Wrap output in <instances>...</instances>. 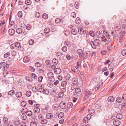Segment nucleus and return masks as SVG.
<instances>
[{"mask_svg": "<svg viewBox=\"0 0 126 126\" xmlns=\"http://www.w3.org/2000/svg\"><path fill=\"white\" fill-rule=\"evenodd\" d=\"M77 54L79 55V57L81 58L85 55V53L83 52L82 50L80 49H78L77 51Z\"/></svg>", "mask_w": 126, "mask_h": 126, "instance_id": "obj_3", "label": "nucleus"}, {"mask_svg": "<svg viewBox=\"0 0 126 126\" xmlns=\"http://www.w3.org/2000/svg\"><path fill=\"white\" fill-rule=\"evenodd\" d=\"M73 106V105L71 102H68L67 105V107L69 109L71 108Z\"/></svg>", "mask_w": 126, "mask_h": 126, "instance_id": "obj_38", "label": "nucleus"}, {"mask_svg": "<svg viewBox=\"0 0 126 126\" xmlns=\"http://www.w3.org/2000/svg\"><path fill=\"white\" fill-rule=\"evenodd\" d=\"M42 17L45 19H46L48 18V15L46 13L44 14L42 16Z\"/></svg>", "mask_w": 126, "mask_h": 126, "instance_id": "obj_48", "label": "nucleus"}, {"mask_svg": "<svg viewBox=\"0 0 126 126\" xmlns=\"http://www.w3.org/2000/svg\"><path fill=\"white\" fill-rule=\"evenodd\" d=\"M87 33H88L87 34H89L90 36H91L94 37L95 36V33L93 31H90L89 32L87 31Z\"/></svg>", "mask_w": 126, "mask_h": 126, "instance_id": "obj_31", "label": "nucleus"}, {"mask_svg": "<svg viewBox=\"0 0 126 126\" xmlns=\"http://www.w3.org/2000/svg\"><path fill=\"white\" fill-rule=\"evenodd\" d=\"M62 71L61 70L60 68H55L54 70V72L57 74H60Z\"/></svg>", "mask_w": 126, "mask_h": 126, "instance_id": "obj_11", "label": "nucleus"}, {"mask_svg": "<svg viewBox=\"0 0 126 126\" xmlns=\"http://www.w3.org/2000/svg\"><path fill=\"white\" fill-rule=\"evenodd\" d=\"M53 117V114L51 113H47L46 116V118L47 119H51Z\"/></svg>", "mask_w": 126, "mask_h": 126, "instance_id": "obj_15", "label": "nucleus"}, {"mask_svg": "<svg viewBox=\"0 0 126 126\" xmlns=\"http://www.w3.org/2000/svg\"><path fill=\"white\" fill-rule=\"evenodd\" d=\"M53 108L54 110H56L58 109V106L57 104H54L53 105Z\"/></svg>", "mask_w": 126, "mask_h": 126, "instance_id": "obj_58", "label": "nucleus"}, {"mask_svg": "<svg viewBox=\"0 0 126 126\" xmlns=\"http://www.w3.org/2000/svg\"><path fill=\"white\" fill-rule=\"evenodd\" d=\"M2 121L3 122H9L8 119L6 117H4L3 118Z\"/></svg>", "mask_w": 126, "mask_h": 126, "instance_id": "obj_62", "label": "nucleus"}, {"mask_svg": "<svg viewBox=\"0 0 126 126\" xmlns=\"http://www.w3.org/2000/svg\"><path fill=\"white\" fill-rule=\"evenodd\" d=\"M16 95L17 97H20L22 95V93L20 92H17L16 93Z\"/></svg>", "mask_w": 126, "mask_h": 126, "instance_id": "obj_27", "label": "nucleus"}, {"mask_svg": "<svg viewBox=\"0 0 126 126\" xmlns=\"http://www.w3.org/2000/svg\"><path fill=\"white\" fill-rule=\"evenodd\" d=\"M10 54L9 52H7L4 54V57L5 58H7L10 55Z\"/></svg>", "mask_w": 126, "mask_h": 126, "instance_id": "obj_64", "label": "nucleus"}, {"mask_svg": "<svg viewBox=\"0 0 126 126\" xmlns=\"http://www.w3.org/2000/svg\"><path fill=\"white\" fill-rule=\"evenodd\" d=\"M89 44H90L91 45L93 49H95V48H94L93 47V46H94V41H93L92 40V41H91V42H90V43H89Z\"/></svg>", "mask_w": 126, "mask_h": 126, "instance_id": "obj_63", "label": "nucleus"}, {"mask_svg": "<svg viewBox=\"0 0 126 126\" xmlns=\"http://www.w3.org/2000/svg\"><path fill=\"white\" fill-rule=\"evenodd\" d=\"M64 116V114L62 112H60L58 115V117L59 119L63 118Z\"/></svg>", "mask_w": 126, "mask_h": 126, "instance_id": "obj_28", "label": "nucleus"}, {"mask_svg": "<svg viewBox=\"0 0 126 126\" xmlns=\"http://www.w3.org/2000/svg\"><path fill=\"white\" fill-rule=\"evenodd\" d=\"M38 118L39 120H41L44 119V116L43 115L41 114H40L38 116Z\"/></svg>", "mask_w": 126, "mask_h": 126, "instance_id": "obj_56", "label": "nucleus"}, {"mask_svg": "<svg viewBox=\"0 0 126 126\" xmlns=\"http://www.w3.org/2000/svg\"><path fill=\"white\" fill-rule=\"evenodd\" d=\"M81 89L80 88H76L75 90V92L77 94H79L81 92Z\"/></svg>", "mask_w": 126, "mask_h": 126, "instance_id": "obj_20", "label": "nucleus"}, {"mask_svg": "<svg viewBox=\"0 0 126 126\" xmlns=\"http://www.w3.org/2000/svg\"><path fill=\"white\" fill-rule=\"evenodd\" d=\"M21 117L22 120H25L27 119V116L25 113H24L21 115Z\"/></svg>", "mask_w": 126, "mask_h": 126, "instance_id": "obj_29", "label": "nucleus"}, {"mask_svg": "<svg viewBox=\"0 0 126 126\" xmlns=\"http://www.w3.org/2000/svg\"><path fill=\"white\" fill-rule=\"evenodd\" d=\"M66 105V104L64 101H61L60 104V107L61 109L65 108Z\"/></svg>", "mask_w": 126, "mask_h": 126, "instance_id": "obj_6", "label": "nucleus"}, {"mask_svg": "<svg viewBox=\"0 0 126 126\" xmlns=\"http://www.w3.org/2000/svg\"><path fill=\"white\" fill-rule=\"evenodd\" d=\"M86 31H85V32L87 34V39L86 40V41L88 43H90V42H91L92 41V40L91 39V37L90 36L89 37V35L88 34H87V33H86Z\"/></svg>", "mask_w": 126, "mask_h": 126, "instance_id": "obj_14", "label": "nucleus"}, {"mask_svg": "<svg viewBox=\"0 0 126 126\" xmlns=\"http://www.w3.org/2000/svg\"><path fill=\"white\" fill-rule=\"evenodd\" d=\"M26 104V102L24 101H22L21 103V106L23 107L25 106Z\"/></svg>", "mask_w": 126, "mask_h": 126, "instance_id": "obj_61", "label": "nucleus"}, {"mask_svg": "<svg viewBox=\"0 0 126 126\" xmlns=\"http://www.w3.org/2000/svg\"><path fill=\"white\" fill-rule=\"evenodd\" d=\"M31 94L32 92L31 91H28L26 92V95L27 97H30L31 95Z\"/></svg>", "mask_w": 126, "mask_h": 126, "instance_id": "obj_36", "label": "nucleus"}, {"mask_svg": "<svg viewBox=\"0 0 126 126\" xmlns=\"http://www.w3.org/2000/svg\"><path fill=\"white\" fill-rule=\"evenodd\" d=\"M122 55L123 56L126 55V49H123L121 51Z\"/></svg>", "mask_w": 126, "mask_h": 126, "instance_id": "obj_35", "label": "nucleus"}, {"mask_svg": "<svg viewBox=\"0 0 126 126\" xmlns=\"http://www.w3.org/2000/svg\"><path fill=\"white\" fill-rule=\"evenodd\" d=\"M76 22L78 24H79L80 23V21L79 17H78L76 18Z\"/></svg>", "mask_w": 126, "mask_h": 126, "instance_id": "obj_49", "label": "nucleus"}, {"mask_svg": "<svg viewBox=\"0 0 126 126\" xmlns=\"http://www.w3.org/2000/svg\"><path fill=\"white\" fill-rule=\"evenodd\" d=\"M15 31L14 29H11L9 30L8 32L9 34L10 35H13L15 33Z\"/></svg>", "mask_w": 126, "mask_h": 126, "instance_id": "obj_9", "label": "nucleus"}, {"mask_svg": "<svg viewBox=\"0 0 126 126\" xmlns=\"http://www.w3.org/2000/svg\"><path fill=\"white\" fill-rule=\"evenodd\" d=\"M25 2L27 5H31L32 3V1L30 0H26Z\"/></svg>", "mask_w": 126, "mask_h": 126, "instance_id": "obj_33", "label": "nucleus"}, {"mask_svg": "<svg viewBox=\"0 0 126 126\" xmlns=\"http://www.w3.org/2000/svg\"><path fill=\"white\" fill-rule=\"evenodd\" d=\"M10 125L9 121L7 122H4L3 124V126H9Z\"/></svg>", "mask_w": 126, "mask_h": 126, "instance_id": "obj_47", "label": "nucleus"}, {"mask_svg": "<svg viewBox=\"0 0 126 126\" xmlns=\"http://www.w3.org/2000/svg\"><path fill=\"white\" fill-rule=\"evenodd\" d=\"M23 61L25 63L28 62L30 60V58L28 57H24L23 59Z\"/></svg>", "mask_w": 126, "mask_h": 126, "instance_id": "obj_16", "label": "nucleus"}, {"mask_svg": "<svg viewBox=\"0 0 126 126\" xmlns=\"http://www.w3.org/2000/svg\"><path fill=\"white\" fill-rule=\"evenodd\" d=\"M50 30L49 28H46L45 29L44 31L45 33H48L50 32Z\"/></svg>", "mask_w": 126, "mask_h": 126, "instance_id": "obj_43", "label": "nucleus"}, {"mask_svg": "<svg viewBox=\"0 0 126 126\" xmlns=\"http://www.w3.org/2000/svg\"><path fill=\"white\" fill-rule=\"evenodd\" d=\"M55 22L56 23L59 24L61 22H63V20L60 18H57L55 20Z\"/></svg>", "mask_w": 126, "mask_h": 126, "instance_id": "obj_19", "label": "nucleus"}, {"mask_svg": "<svg viewBox=\"0 0 126 126\" xmlns=\"http://www.w3.org/2000/svg\"><path fill=\"white\" fill-rule=\"evenodd\" d=\"M78 32L79 34L82 35L84 33V30L82 28L79 27L78 29Z\"/></svg>", "mask_w": 126, "mask_h": 126, "instance_id": "obj_17", "label": "nucleus"}, {"mask_svg": "<svg viewBox=\"0 0 126 126\" xmlns=\"http://www.w3.org/2000/svg\"><path fill=\"white\" fill-rule=\"evenodd\" d=\"M63 92H60L58 95V97L60 98H63Z\"/></svg>", "mask_w": 126, "mask_h": 126, "instance_id": "obj_25", "label": "nucleus"}, {"mask_svg": "<svg viewBox=\"0 0 126 126\" xmlns=\"http://www.w3.org/2000/svg\"><path fill=\"white\" fill-rule=\"evenodd\" d=\"M101 37L102 41L105 42L107 41L106 38L104 35H101Z\"/></svg>", "mask_w": 126, "mask_h": 126, "instance_id": "obj_30", "label": "nucleus"}, {"mask_svg": "<svg viewBox=\"0 0 126 126\" xmlns=\"http://www.w3.org/2000/svg\"><path fill=\"white\" fill-rule=\"evenodd\" d=\"M52 62L53 64L57 65L58 63V61L57 59L54 58L52 59Z\"/></svg>", "mask_w": 126, "mask_h": 126, "instance_id": "obj_21", "label": "nucleus"}, {"mask_svg": "<svg viewBox=\"0 0 126 126\" xmlns=\"http://www.w3.org/2000/svg\"><path fill=\"white\" fill-rule=\"evenodd\" d=\"M37 125L36 123L34 122H32L30 124V126H37Z\"/></svg>", "mask_w": 126, "mask_h": 126, "instance_id": "obj_55", "label": "nucleus"}, {"mask_svg": "<svg viewBox=\"0 0 126 126\" xmlns=\"http://www.w3.org/2000/svg\"><path fill=\"white\" fill-rule=\"evenodd\" d=\"M67 50V47L66 46H63L62 48V51L64 52H65Z\"/></svg>", "mask_w": 126, "mask_h": 126, "instance_id": "obj_40", "label": "nucleus"}, {"mask_svg": "<svg viewBox=\"0 0 126 126\" xmlns=\"http://www.w3.org/2000/svg\"><path fill=\"white\" fill-rule=\"evenodd\" d=\"M18 16L20 17H21L22 16V11H19L18 12Z\"/></svg>", "mask_w": 126, "mask_h": 126, "instance_id": "obj_60", "label": "nucleus"}, {"mask_svg": "<svg viewBox=\"0 0 126 126\" xmlns=\"http://www.w3.org/2000/svg\"><path fill=\"white\" fill-rule=\"evenodd\" d=\"M9 67V65L6 64L5 65L3 68V71L6 70Z\"/></svg>", "mask_w": 126, "mask_h": 126, "instance_id": "obj_39", "label": "nucleus"}, {"mask_svg": "<svg viewBox=\"0 0 126 126\" xmlns=\"http://www.w3.org/2000/svg\"><path fill=\"white\" fill-rule=\"evenodd\" d=\"M16 31L17 33L19 34L22 32V30L20 28H18L16 29Z\"/></svg>", "mask_w": 126, "mask_h": 126, "instance_id": "obj_41", "label": "nucleus"}, {"mask_svg": "<svg viewBox=\"0 0 126 126\" xmlns=\"http://www.w3.org/2000/svg\"><path fill=\"white\" fill-rule=\"evenodd\" d=\"M34 43V40L32 39H31L29 41V43L30 45H32Z\"/></svg>", "mask_w": 126, "mask_h": 126, "instance_id": "obj_57", "label": "nucleus"}, {"mask_svg": "<svg viewBox=\"0 0 126 126\" xmlns=\"http://www.w3.org/2000/svg\"><path fill=\"white\" fill-rule=\"evenodd\" d=\"M53 75V73L52 72L48 73L47 75L49 81L52 82L55 81V79Z\"/></svg>", "mask_w": 126, "mask_h": 126, "instance_id": "obj_1", "label": "nucleus"}, {"mask_svg": "<svg viewBox=\"0 0 126 126\" xmlns=\"http://www.w3.org/2000/svg\"><path fill=\"white\" fill-rule=\"evenodd\" d=\"M76 87V84H74L72 85L71 86V89L72 90H74L76 88H77Z\"/></svg>", "mask_w": 126, "mask_h": 126, "instance_id": "obj_53", "label": "nucleus"}, {"mask_svg": "<svg viewBox=\"0 0 126 126\" xmlns=\"http://www.w3.org/2000/svg\"><path fill=\"white\" fill-rule=\"evenodd\" d=\"M32 112L30 110H28L26 112V114L28 116H31L32 115Z\"/></svg>", "mask_w": 126, "mask_h": 126, "instance_id": "obj_50", "label": "nucleus"}, {"mask_svg": "<svg viewBox=\"0 0 126 126\" xmlns=\"http://www.w3.org/2000/svg\"><path fill=\"white\" fill-rule=\"evenodd\" d=\"M88 112L89 113L93 114L94 113L95 111L93 109H89Z\"/></svg>", "mask_w": 126, "mask_h": 126, "instance_id": "obj_59", "label": "nucleus"}, {"mask_svg": "<svg viewBox=\"0 0 126 126\" xmlns=\"http://www.w3.org/2000/svg\"><path fill=\"white\" fill-rule=\"evenodd\" d=\"M64 45L65 46H67L68 47H70L72 44L68 40H66L64 42Z\"/></svg>", "mask_w": 126, "mask_h": 126, "instance_id": "obj_5", "label": "nucleus"}, {"mask_svg": "<svg viewBox=\"0 0 126 126\" xmlns=\"http://www.w3.org/2000/svg\"><path fill=\"white\" fill-rule=\"evenodd\" d=\"M72 34L74 35H76L78 33L77 31L75 29H72L71 31Z\"/></svg>", "mask_w": 126, "mask_h": 126, "instance_id": "obj_23", "label": "nucleus"}, {"mask_svg": "<svg viewBox=\"0 0 126 126\" xmlns=\"http://www.w3.org/2000/svg\"><path fill=\"white\" fill-rule=\"evenodd\" d=\"M47 122V121L45 119H43L41 120V123L42 124H46Z\"/></svg>", "mask_w": 126, "mask_h": 126, "instance_id": "obj_37", "label": "nucleus"}, {"mask_svg": "<svg viewBox=\"0 0 126 126\" xmlns=\"http://www.w3.org/2000/svg\"><path fill=\"white\" fill-rule=\"evenodd\" d=\"M70 78V74H67L65 75V79L67 80H68Z\"/></svg>", "mask_w": 126, "mask_h": 126, "instance_id": "obj_22", "label": "nucleus"}, {"mask_svg": "<svg viewBox=\"0 0 126 126\" xmlns=\"http://www.w3.org/2000/svg\"><path fill=\"white\" fill-rule=\"evenodd\" d=\"M78 79L76 77L73 78L72 80V83L74 84H76L78 83Z\"/></svg>", "mask_w": 126, "mask_h": 126, "instance_id": "obj_10", "label": "nucleus"}, {"mask_svg": "<svg viewBox=\"0 0 126 126\" xmlns=\"http://www.w3.org/2000/svg\"><path fill=\"white\" fill-rule=\"evenodd\" d=\"M113 124L114 126H118L120 124L121 122L119 120H116L113 121Z\"/></svg>", "mask_w": 126, "mask_h": 126, "instance_id": "obj_7", "label": "nucleus"}, {"mask_svg": "<svg viewBox=\"0 0 126 126\" xmlns=\"http://www.w3.org/2000/svg\"><path fill=\"white\" fill-rule=\"evenodd\" d=\"M48 109L47 108H45L43 109L42 111L44 113H47L48 112Z\"/></svg>", "mask_w": 126, "mask_h": 126, "instance_id": "obj_45", "label": "nucleus"}, {"mask_svg": "<svg viewBox=\"0 0 126 126\" xmlns=\"http://www.w3.org/2000/svg\"><path fill=\"white\" fill-rule=\"evenodd\" d=\"M122 115L120 113L117 114L116 116V117L117 119L120 120L122 119Z\"/></svg>", "mask_w": 126, "mask_h": 126, "instance_id": "obj_32", "label": "nucleus"}, {"mask_svg": "<svg viewBox=\"0 0 126 126\" xmlns=\"http://www.w3.org/2000/svg\"><path fill=\"white\" fill-rule=\"evenodd\" d=\"M88 119L86 117H84L83 119V122L85 123H87L88 122Z\"/></svg>", "mask_w": 126, "mask_h": 126, "instance_id": "obj_52", "label": "nucleus"}, {"mask_svg": "<svg viewBox=\"0 0 126 126\" xmlns=\"http://www.w3.org/2000/svg\"><path fill=\"white\" fill-rule=\"evenodd\" d=\"M33 111L34 113H38L40 112V108H35L34 109Z\"/></svg>", "mask_w": 126, "mask_h": 126, "instance_id": "obj_18", "label": "nucleus"}, {"mask_svg": "<svg viewBox=\"0 0 126 126\" xmlns=\"http://www.w3.org/2000/svg\"><path fill=\"white\" fill-rule=\"evenodd\" d=\"M94 44L93 47L95 49L96 48V46H98L100 45L101 42L98 39H96L94 40Z\"/></svg>", "mask_w": 126, "mask_h": 126, "instance_id": "obj_2", "label": "nucleus"}, {"mask_svg": "<svg viewBox=\"0 0 126 126\" xmlns=\"http://www.w3.org/2000/svg\"><path fill=\"white\" fill-rule=\"evenodd\" d=\"M43 93L44 94H46L48 95L49 93V92L48 90L46 89H44L43 90Z\"/></svg>", "mask_w": 126, "mask_h": 126, "instance_id": "obj_42", "label": "nucleus"}, {"mask_svg": "<svg viewBox=\"0 0 126 126\" xmlns=\"http://www.w3.org/2000/svg\"><path fill=\"white\" fill-rule=\"evenodd\" d=\"M108 101L110 102H113L115 98L113 96H109L108 98Z\"/></svg>", "mask_w": 126, "mask_h": 126, "instance_id": "obj_12", "label": "nucleus"}, {"mask_svg": "<svg viewBox=\"0 0 126 126\" xmlns=\"http://www.w3.org/2000/svg\"><path fill=\"white\" fill-rule=\"evenodd\" d=\"M91 51H87L85 52V54H86V56L89 57L91 55Z\"/></svg>", "mask_w": 126, "mask_h": 126, "instance_id": "obj_34", "label": "nucleus"}, {"mask_svg": "<svg viewBox=\"0 0 126 126\" xmlns=\"http://www.w3.org/2000/svg\"><path fill=\"white\" fill-rule=\"evenodd\" d=\"M92 93L89 90L86 89L85 90L84 92L85 95L87 97H89L91 94Z\"/></svg>", "mask_w": 126, "mask_h": 126, "instance_id": "obj_4", "label": "nucleus"}, {"mask_svg": "<svg viewBox=\"0 0 126 126\" xmlns=\"http://www.w3.org/2000/svg\"><path fill=\"white\" fill-rule=\"evenodd\" d=\"M95 108L96 109H99L100 108L101 106V105L100 103H98L96 102L94 104Z\"/></svg>", "mask_w": 126, "mask_h": 126, "instance_id": "obj_13", "label": "nucleus"}, {"mask_svg": "<svg viewBox=\"0 0 126 126\" xmlns=\"http://www.w3.org/2000/svg\"><path fill=\"white\" fill-rule=\"evenodd\" d=\"M79 2L78 1H76L75 4V6L76 9H78L79 6Z\"/></svg>", "mask_w": 126, "mask_h": 126, "instance_id": "obj_46", "label": "nucleus"}, {"mask_svg": "<svg viewBox=\"0 0 126 126\" xmlns=\"http://www.w3.org/2000/svg\"><path fill=\"white\" fill-rule=\"evenodd\" d=\"M15 93V91L13 90L10 91L8 92V95H13Z\"/></svg>", "mask_w": 126, "mask_h": 126, "instance_id": "obj_26", "label": "nucleus"}, {"mask_svg": "<svg viewBox=\"0 0 126 126\" xmlns=\"http://www.w3.org/2000/svg\"><path fill=\"white\" fill-rule=\"evenodd\" d=\"M15 46L17 47H19L20 46V43L19 42H17L14 44Z\"/></svg>", "mask_w": 126, "mask_h": 126, "instance_id": "obj_51", "label": "nucleus"}, {"mask_svg": "<svg viewBox=\"0 0 126 126\" xmlns=\"http://www.w3.org/2000/svg\"><path fill=\"white\" fill-rule=\"evenodd\" d=\"M67 84L66 82L65 81H63L62 82L61 85L63 86V87H66V85Z\"/></svg>", "mask_w": 126, "mask_h": 126, "instance_id": "obj_44", "label": "nucleus"}, {"mask_svg": "<svg viewBox=\"0 0 126 126\" xmlns=\"http://www.w3.org/2000/svg\"><path fill=\"white\" fill-rule=\"evenodd\" d=\"M38 88L37 87H32V91L34 92H36L38 90Z\"/></svg>", "mask_w": 126, "mask_h": 126, "instance_id": "obj_54", "label": "nucleus"}, {"mask_svg": "<svg viewBox=\"0 0 126 126\" xmlns=\"http://www.w3.org/2000/svg\"><path fill=\"white\" fill-rule=\"evenodd\" d=\"M116 101L118 103H120L122 102V100L121 98L119 97H118L116 98Z\"/></svg>", "mask_w": 126, "mask_h": 126, "instance_id": "obj_24", "label": "nucleus"}, {"mask_svg": "<svg viewBox=\"0 0 126 126\" xmlns=\"http://www.w3.org/2000/svg\"><path fill=\"white\" fill-rule=\"evenodd\" d=\"M102 34L99 31H96L95 33V35L97 36V38H100L101 36V34Z\"/></svg>", "mask_w": 126, "mask_h": 126, "instance_id": "obj_8", "label": "nucleus"}]
</instances>
